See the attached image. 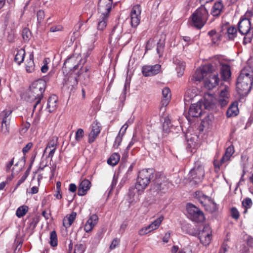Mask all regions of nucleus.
<instances>
[{"label":"nucleus","mask_w":253,"mask_h":253,"mask_svg":"<svg viewBox=\"0 0 253 253\" xmlns=\"http://www.w3.org/2000/svg\"><path fill=\"white\" fill-rule=\"evenodd\" d=\"M153 175V169H143L139 172L135 187L129 189L128 193L127 201L130 205L134 204L138 200V198L135 195L136 192L138 195H141L149 185Z\"/></svg>","instance_id":"nucleus-1"},{"label":"nucleus","mask_w":253,"mask_h":253,"mask_svg":"<svg viewBox=\"0 0 253 253\" xmlns=\"http://www.w3.org/2000/svg\"><path fill=\"white\" fill-rule=\"evenodd\" d=\"M46 83L43 80H38L34 82L27 91L25 97V100L29 102H35L33 105L34 111L38 108L40 111L42 106L41 104L43 98V93L45 91Z\"/></svg>","instance_id":"nucleus-2"},{"label":"nucleus","mask_w":253,"mask_h":253,"mask_svg":"<svg viewBox=\"0 0 253 253\" xmlns=\"http://www.w3.org/2000/svg\"><path fill=\"white\" fill-rule=\"evenodd\" d=\"M253 83V71L249 67L243 69L238 77L236 88L241 95H247L252 88Z\"/></svg>","instance_id":"nucleus-3"},{"label":"nucleus","mask_w":253,"mask_h":253,"mask_svg":"<svg viewBox=\"0 0 253 253\" xmlns=\"http://www.w3.org/2000/svg\"><path fill=\"white\" fill-rule=\"evenodd\" d=\"M208 15L206 8L201 6L198 8L190 17V24L198 29H201L205 24Z\"/></svg>","instance_id":"nucleus-4"},{"label":"nucleus","mask_w":253,"mask_h":253,"mask_svg":"<svg viewBox=\"0 0 253 253\" xmlns=\"http://www.w3.org/2000/svg\"><path fill=\"white\" fill-rule=\"evenodd\" d=\"M122 28L120 26L114 27L110 36V42H113L116 45L124 46L130 41V36L129 34H124L122 36Z\"/></svg>","instance_id":"nucleus-5"},{"label":"nucleus","mask_w":253,"mask_h":253,"mask_svg":"<svg viewBox=\"0 0 253 253\" xmlns=\"http://www.w3.org/2000/svg\"><path fill=\"white\" fill-rule=\"evenodd\" d=\"M211 64L216 69L217 73L220 69L221 77L223 81H228L229 80L231 72L229 65L223 63L218 59H215Z\"/></svg>","instance_id":"nucleus-6"},{"label":"nucleus","mask_w":253,"mask_h":253,"mask_svg":"<svg viewBox=\"0 0 253 253\" xmlns=\"http://www.w3.org/2000/svg\"><path fill=\"white\" fill-rule=\"evenodd\" d=\"M211 69L204 80V86L208 89L215 87L218 84L220 80L216 69L212 66Z\"/></svg>","instance_id":"nucleus-7"},{"label":"nucleus","mask_w":253,"mask_h":253,"mask_svg":"<svg viewBox=\"0 0 253 253\" xmlns=\"http://www.w3.org/2000/svg\"><path fill=\"white\" fill-rule=\"evenodd\" d=\"M189 175V178L196 182H200L202 180L205 175V170L201 162L195 163L194 167L190 171Z\"/></svg>","instance_id":"nucleus-8"},{"label":"nucleus","mask_w":253,"mask_h":253,"mask_svg":"<svg viewBox=\"0 0 253 253\" xmlns=\"http://www.w3.org/2000/svg\"><path fill=\"white\" fill-rule=\"evenodd\" d=\"M195 197L200 202L206 207V209L210 212H213L216 210V205L210 199L209 197L206 196L202 191L195 192Z\"/></svg>","instance_id":"nucleus-9"},{"label":"nucleus","mask_w":253,"mask_h":253,"mask_svg":"<svg viewBox=\"0 0 253 253\" xmlns=\"http://www.w3.org/2000/svg\"><path fill=\"white\" fill-rule=\"evenodd\" d=\"M186 209L192 220L196 222H202L204 220L205 217L203 212L193 204H187Z\"/></svg>","instance_id":"nucleus-10"},{"label":"nucleus","mask_w":253,"mask_h":253,"mask_svg":"<svg viewBox=\"0 0 253 253\" xmlns=\"http://www.w3.org/2000/svg\"><path fill=\"white\" fill-rule=\"evenodd\" d=\"M211 229L208 225L204 226L203 229L199 232V238L201 243L204 246H208L211 242L212 238Z\"/></svg>","instance_id":"nucleus-11"},{"label":"nucleus","mask_w":253,"mask_h":253,"mask_svg":"<svg viewBox=\"0 0 253 253\" xmlns=\"http://www.w3.org/2000/svg\"><path fill=\"white\" fill-rule=\"evenodd\" d=\"M212 65L208 64L198 68L195 71L193 78L196 81H201L206 79L209 72L212 70Z\"/></svg>","instance_id":"nucleus-12"},{"label":"nucleus","mask_w":253,"mask_h":253,"mask_svg":"<svg viewBox=\"0 0 253 253\" xmlns=\"http://www.w3.org/2000/svg\"><path fill=\"white\" fill-rule=\"evenodd\" d=\"M202 101L199 100L197 103H194L190 107L188 114L186 116L188 121H190L191 118L198 117L202 113Z\"/></svg>","instance_id":"nucleus-13"},{"label":"nucleus","mask_w":253,"mask_h":253,"mask_svg":"<svg viewBox=\"0 0 253 253\" xmlns=\"http://www.w3.org/2000/svg\"><path fill=\"white\" fill-rule=\"evenodd\" d=\"M141 11V8L139 5H135L132 7L130 14L131 25L132 27H136L139 25Z\"/></svg>","instance_id":"nucleus-14"},{"label":"nucleus","mask_w":253,"mask_h":253,"mask_svg":"<svg viewBox=\"0 0 253 253\" xmlns=\"http://www.w3.org/2000/svg\"><path fill=\"white\" fill-rule=\"evenodd\" d=\"M112 2L113 0H99L98 5L99 14L109 16Z\"/></svg>","instance_id":"nucleus-15"},{"label":"nucleus","mask_w":253,"mask_h":253,"mask_svg":"<svg viewBox=\"0 0 253 253\" xmlns=\"http://www.w3.org/2000/svg\"><path fill=\"white\" fill-rule=\"evenodd\" d=\"M234 153V148L233 146H229L226 150L224 155L222 156L220 161L217 160L214 161V166L215 168L219 169L220 166L230 160L233 154Z\"/></svg>","instance_id":"nucleus-16"},{"label":"nucleus","mask_w":253,"mask_h":253,"mask_svg":"<svg viewBox=\"0 0 253 253\" xmlns=\"http://www.w3.org/2000/svg\"><path fill=\"white\" fill-rule=\"evenodd\" d=\"M161 67V66L159 64H156L153 66H144L142 67V72L145 77L154 76L160 72Z\"/></svg>","instance_id":"nucleus-17"},{"label":"nucleus","mask_w":253,"mask_h":253,"mask_svg":"<svg viewBox=\"0 0 253 253\" xmlns=\"http://www.w3.org/2000/svg\"><path fill=\"white\" fill-rule=\"evenodd\" d=\"M162 100L161 102V110L164 109V112L165 111V107L169 104L171 97V94L170 89L166 87L162 90Z\"/></svg>","instance_id":"nucleus-18"},{"label":"nucleus","mask_w":253,"mask_h":253,"mask_svg":"<svg viewBox=\"0 0 253 253\" xmlns=\"http://www.w3.org/2000/svg\"><path fill=\"white\" fill-rule=\"evenodd\" d=\"M239 32L242 35H246L251 30L250 19L248 18H242L238 24Z\"/></svg>","instance_id":"nucleus-19"},{"label":"nucleus","mask_w":253,"mask_h":253,"mask_svg":"<svg viewBox=\"0 0 253 253\" xmlns=\"http://www.w3.org/2000/svg\"><path fill=\"white\" fill-rule=\"evenodd\" d=\"M79 62H82L80 55H78L76 57L73 56L66 59L64 65L65 67L70 69L73 68L74 70H76L79 67Z\"/></svg>","instance_id":"nucleus-20"},{"label":"nucleus","mask_w":253,"mask_h":253,"mask_svg":"<svg viewBox=\"0 0 253 253\" xmlns=\"http://www.w3.org/2000/svg\"><path fill=\"white\" fill-rule=\"evenodd\" d=\"M229 101V88L225 87L220 91L218 97V102L221 106H226Z\"/></svg>","instance_id":"nucleus-21"},{"label":"nucleus","mask_w":253,"mask_h":253,"mask_svg":"<svg viewBox=\"0 0 253 253\" xmlns=\"http://www.w3.org/2000/svg\"><path fill=\"white\" fill-rule=\"evenodd\" d=\"M98 218L96 214H92L86 221L84 226V230L86 232H90L94 226L97 224Z\"/></svg>","instance_id":"nucleus-22"},{"label":"nucleus","mask_w":253,"mask_h":253,"mask_svg":"<svg viewBox=\"0 0 253 253\" xmlns=\"http://www.w3.org/2000/svg\"><path fill=\"white\" fill-rule=\"evenodd\" d=\"M101 130L100 125L98 123H93L92 125L91 130L88 135V142H93L100 133Z\"/></svg>","instance_id":"nucleus-23"},{"label":"nucleus","mask_w":253,"mask_h":253,"mask_svg":"<svg viewBox=\"0 0 253 253\" xmlns=\"http://www.w3.org/2000/svg\"><path fill=\"white\" fill-rule=\"evenodd\" d=\"M91 182L88 179H84L80 183L78 194L79 196H84L85 195L87 191L90 188Z\"/></svg>","instance_id":"nucleus-24"},{"label":"nucleus","mask_w":253,"mask_h":253,"mask_svg":"<svg viewBox=\"0 0 253 253\" xmlns=\"http://www.w3.org/2000/svg\"><path fill=\"white\" fill-rule=\"evenodd\" d=\"M198 94V90L196 87H192L188 89L185 92L184 95V101L185 103L189 102L192 100L195 97H196Z\"/></svg>","instance_id":"nucleus-25"},{"label":"nucleus","mask_w":253,"mask_h":253,"mask_svg":"<svg viewBox=\"0 0 253 253\" xmlns=\"http://www.w3.org/2000/svg\"><path fill=\"white\" fill-rule=\"evenodd\" d=\"M173 63L176 65L175 70L177 72L178 77H181L183 73L185 68V63L180 60L177 58L173 59Z\"/></svg>","instance_id":"nucleus-26"},{"label":"nucleus","mask_w":253,"mask_h":253,"mask_svg":"<svg viewBox=\"0 0 253 253\" xmlns=\"http://www.w3.org/2000/svg\"><path fill=\"white\" fill-rule=\"evenodd\" d=\"M128 127V125L127 124H124L123 126L121 127L119 133L118 135L116 136L113 146L115 148H118L119 145L121 144L122 141L123 136L126 132V129Z\"/></svg>","instance_id":"nucleus-27"},{"label":"nucleus","mask_w":253,"mask_h":253,"mask_svg":"<svg viewBox=\"0 0 253 253\" xmlns=\"http://www.w3.org/2000/svg\"><path fill=\"white\" fill-rule=\"evenodd\" d=\"M77 216V213L75 212H72L71 213L67 214L63 220V225L66 228L70 227L74 222Z\"/></svg>","instance_id":"nucleus-28"},{"label":"nucleus","mask_w":253,"mask_h":253,"mask_svg":"<svg viewBox=\"0 0 253 253\" xmlns=\"http://www.w3.org/2000/svg\"><path fill=\"white\" fill-rule=\"evenodd\" d=\"M238 103L234 102L229 106L226 112V115L228 118L233 117L237 116L239 113Z\"/></svg>","instance_id":"nucleus-29"},{"label":"nucleus","mask_w":253,"mask_h":253,"mask_svg":"<svg viewBox=\"0 0 253 253\" xmlns=\"http://www.w3.org/2000/svg\"><path fill=\"white\" fill-rule=\"evenodd\" d=\"M25 67L28 73H32L35 70V64L34 62V54L31 52L29 55V58L26 60Z\"/></svg>","instance_id":"nucleus-30"},{"label":"nucleus","mask_w":253,"mask_h":253,"mask_svg":"<svg viewBox=\"0 0 253 253\" xmlns=\"http://www.w3.org/2000/svg\"><path fill=\"white\" fill-rule=\"evenodd\" d=\"M223 8L222 0H217L212 7L211 14L213 16L219 15Z\"/></svg>","instance_id":"nucleus-31"},{"label":"nucleus","mask_w":253,"mask_h":253,"mask_svg":"<svg viewBox=\"0 0 253 253\" xmlns=\"http://www.w3.org/2000/svg\"><path fill=\"white\" fill-rule=\"evenodd\" d=\"M12 110L6 109L0 113V121L1 123H10Z\"/></svg>","instance_id":"nucleus-32"},{"label":"nucleus","mask_w":253,"mask_h":253,"mask_svg":"<svg viewBox=\"0 0 253 253\" xmlns=\"http://www.w3.org/2000/svg\"><path fill=\"white\" fill-rule=\"evenodd\" d=\"M57 97L56 95L51 96L48 99L47 109L49 112L55 110L57 107Z\"/></svg>","instance_id":"nucleus-33"},{"label":"nucleus","mask_w":253,"mask_h":253,"mask_svg":"<svg viewBox=\"0 0 253 253\" xmlns=\"http://www.w3.org/2000/svg\"><path fill=\"white\" fill-rule=\"evenodd\" d=\"M109 16L99 15V18L98 20L97 29L98 30H104L107 26V22L108 21V17Z\"/></svg>","instance_id":"nucleus-34"},{"label":"nucleus","mask_w":253,"mask_h":253,"mask_svg":"<svg viewBox=\"0 0 253 253\" xmlns=\"http://www.w3.org/2000/svg\"><path fill=\"white\" fill-rule=\"evenodd\" d=\"M25 55V51L23 48H20L17 50L15 55V62L18 65H20L24 61Z\"/></svg>","instance_id":"nucleus-35"},{"label":"nucleus","mask_w":253,"mask_h":253,"mask_svg":"<svg viewBox=\"0 0 253 253\" xmlns=\"http://www.w3.org/2000/svg\"><path fill=\"white\" fill-rule=\"evenodd\" d=\"M198 144L195 141L194 137H191L187 140L186 149L191 153L195 152Z\"/></svg>","instance_id":"nucleus-36"},{"label":"nucleus","mask_w":253,"mask_h":253,"mask_svg":"<svg viewBox=\"0 0 253 253\" xmlns=\"http://www.w3.org/2000/svg\"><path fill=\"white\" fill-rule=\"evenodd\" d=\"M58 138L56 136H52L49 138L48 141L47 142V146L44 150L43 154H45L46 152L49 149L52 148H56V146L57 145Z\"/></svg>","instance_id":"nucleus-37"},{"label":"nucleus","mask_w":253,"mask_h":253,"mask_svg":"<svg viewBox=\"0 0 253 253\" xmlns=\"http://www.w3.org/2000/svg\"><path fill=\"white\" fill-rule=\"evenodd\" d=\"M163 220L164 216L163 215L160 216L158 218L152 222L151 224L148 225L149 228L152 231L158 229L161 224Z\"/></svg>","instance_id":"nucleus-38"},{"label":"nucleus","mask_w":253,"mask_h":253,"mask_svg":"<svg viewBox=\"0 0 253 253\" xmlns=\"http://www.w3.org/2000/svg\"><path fill=\"white\" fill-rule=\"evenodd\" d=\"M120 159V155L117 153H114L110 157L107 161L109 165L111 166L116 165L119 162Z\"/></svg>","instance_id":"nucleus-39"},{"label":"nucleus","mask_w":253,"mask_h":253,"mask_svg":"<svg viewBox=\"0 0 253 253\" xmlns=\"http://www.w3.org/2000/svg\"><path fill=\"white\" fill-rule=\"evenodd\" d=\"M29 208L26 205H23L19 207L16 210V215L19 217H22L24 216L28 212Z\"/></svg>","instance_id":"nucleus-40"},{"label":"nucleus","mask_w":253,"mask_h":253,"mask_svg":"<svg viewBox=\"0 0 253 253\" xmlns=\"http://www.w3.org/2000/svg\"><path fill=\"white\" fill-rule=\"evenodd\" d=\"M212 126V122L210 120V118L206 117L201 122L200 127H202L201 128L202 130L209 129L211 128Z\"/></svg>","instance_id":"nucleus-41"},{"label":"nucleus","mask_w":253,"mask_h":253,"mask_svg":"<svg viewBox=\"0 0 253 253\" xmlns=\"http://www.w3.org/2000/svg\"><path fill=\"white\" fill-rule=\"evenodd\" d=\"M237 30L234 27H230L227 29L226 35L229 40H233L237 36Z\"/></svg>","instance_id":"nucleus-42"},{"label":"nucleus","mask_w":253,"mask_h":253,"mask_svg":"<svg viewBox=\"0 0 253 253\" xmlns=\"http://www.w3.org/2000/svg\"><path fill=\"white\" fill-rule=\"evenodd\" d=\"M208 35L211 37L212 42L215 44H218L220 41V36L214 31L212 30L209 32Z\"/></svg>","instance_id":"nucleus-43"},{"label":"nucleus","mask_w":253,"mask_h":253,"mask_svg":"<svg viewBox=\"0 0 253 253\" xmlns=\"http://www.w3.org/2000/svg\"><path fill=\"white\" fill-rule=\"evenodd\" d=\"M58 240L57 236L55 231H52L50 234L49 244L52 247H56L57 245Z\"/></svg>","instance_id":"nucleus-44"},{"label":"nucleus","mask_w":253,"mask_h":253,"mask_svg":"<svg viewBox=\"0 0 253 253\" xmlns=\"http://www.w3.org/2000/svg\"><path fill=\"white\" fill-rule=\"evenodd\" d=\"M1 133L5 135H7L9 132V125L10 123H1Z\"/></svg>","instance_id":"nucleus-45"},{"label":"nucleus","mask_w":253,"mask_h":253,"mask_svg":"<svg viewBox=\"0 0 253 253\" xmlns=\"http://www.w3.org/2000/svg\"><path fill=\"white\" fill-rule=\"evenodd\" d=\"M85 250L84 245L82 244H77L75 246L74 253H84Z\"/></svg>","instance_id":"nucleus-46"},{"label":"nucleus","mask_w":253,"mask_h":253,"mask_svg":"<svg viewBox=\"0 0 253 253\" xmlns=\"http://www.w3.org/2000/svg\"><path fill=\"white\" fill-rule=\"evenodd\" d=\"M45 14L43 10H40L37 13V17L38 23L39 24H41L43 21L44 18Z\"/></svg>","instance_id":"nucleus-47"},{"label":"nucleus","mask_w":253,"mask_h":253,"mask_svg":"<svg viewBox=\"0 0 253 253\" xmlns=\"http://www.w3.org/2000/svg\"><path fill=\"white\" fill-rule=\"evenodd\" d=\"M242 204L246 209H249L252 207L253 203L251 199L247 198L243 201Z\"/></svg>","instance_id":"nucleus-48"},{"label":"nucleus","mask_w":253,"mask_h":253,"mask_svg":"<svg viewBox=\"0 0 253 253\" xmlns=\"http://www.w3.org/2000/svg\"><path fill=\"white\" fill-rule=\"evenodd\" d=\"M84 135V131L83 129H78L76 133V140L80 141L83 137Z\"/></svg>","instance_id":"nucleus-49"},{"label":"nucleus","mask_w":253,"mask_h":253,"mask_svg":"<svg viewBox=\"0 0 253 253\" xmlns=\"http://www.w3.org/2000/svg\"><path fill=\"white\" fill-rule=\"evenodd\" d=\"M151 231V230H150V229L149 228V226L148 225L142 228L140 230H139V234L142 236L147 234Z\"/></svg>","instance_id":"nucleus-50"},{"label":"nucleus","mask_w":253,"mask_h":253,"mask_svg":"<svg viewBox=\"0 0 253 253\" xmlns=\"http://www.w3.org/2000/svg\"><path fill=\"white\" fill-rule=\"evenodd\" d=\"M164 48V44L163 43H158L157 51V53L159 54V57H161L162 55Z\"/></svg>","instance_id":"nucleus-51"},{"label":"nucleus","mask_w":253,"mask_h":253,"mask_svg":"<svg viewBox=\"0 0 253 253\" xmlns=\"http://www.w3.org/2000/svg\"><path fill=\"white\" fill-rule=\"evenodd\" d=\"M119 243H120V240L119 239H118V238L114 239L112 241V242L110 246V250H112L115 249L119 245Z\"/></svg>","instance_id":"nucleus-52"},{"label":"nucleus","mask_w":253,"mask_h":253,"mask_svg":"<svg viewBox=\"0 0 253 253\" xmlns=\"http://www.w3.org/2000/svg\"><path fill=\"white\" fill-rule=\"evenodd\" d=\"M231 215L233 218L236 219H237L239 217V212L235 208H233L231 209Z\"/></svg>","instance_id":"nucleus-53"},{"label":"nucleus","mask_w":253,"mask_h":253,"mask_svg":"<svg viewBox=\"0 0 253 253\" xmlns=\"http://www.w3.org/2000/svg\"><path fill=\"white\" fill-rule=\"evenodd\" d=\"M170 124V121L169 119L167 118L165 119L164 124H163V127L164 129L166 131H169V125Z\"/></svg>","instance_id":"nucleus-54"},{"label":"nucleus","mask_w":253,"mask_h":253,"mask_svg":"<svg viewBox=\"0 0 253 253\" xmlns=\"http://www.w3.org/2000/svg\"><path fill=\"white\" fill-rule=\"evenodd\" d=\"M213 103H214L212 101L208 102L207 99L205 98L204 101L205 108L206 109H210V108L212 107V106L213 104Z\"/></svg>","instance_id":"nucleus-55"},{"label":"nucleus","mask_w":253,"mask_h":253,"mask_svg":"<svg viewBox=\"0 0 253 253\" xmlns=\"http://www.w3.org/2000/svg\"><path fill=\"white\" fill-rule=\"evenodd\" d=\"M33 144L32 142H29L22 149L23 153L25 154L29 151L33 147Z\"/></svg>","instance_id":"nucleus-56"},{"label":"nucleus","mask_w":253,"mask_h":253,"mask_svg":"<svg viewBox=\"0 0 253 253\" xmlns=\"http://www.w3.org/2000/svg\"><path fill=\"white\" fill-rule=\"evenodd\" d=\"M93 48H94V45L92 44L88 48L86 52L85 53H84V56L85 58H87L90 55V54H91V51Z\"/></svg>","instance_id":"nucleus-57"},{"label":"nucleus","mask_w":253,"mask_h":253,"mask_svg":"<svg viewBox=\"0 0 253 253\" xmlns=\"http://www.w3.org/2000/svg\"><path fill=\"white\" fill-rule=\"evenodd\" d=\"M97 32H95L94 33H93L92 35H90V37L89 38V39L90 40V42L91 43H93L95 42L96 40H97Z\"/></svg>","instance_id":"nucleus-58"},{"label":"nucleus","mask_w":253,"mask_h":253,"mask_svg":"<svg viewBox=\"0 0 253 253\" xmlns=\"http://www.w3.org/2000/svg\"><path fill=\"white\" fill-rule=\"evenodd\" d=\"M30 32L27 29H25L23 32V38L25 41H28L29 40V34Z\"/></svg>","instance_id":"nucleus-59"},{"label":"nucleus","mask_w":253,"mask_h":253,"mask_svg":"<svg viewBox=\"0 0 253 253\" xmlns=\"http://www.w3.org/2000/svg\"><path fill=\"white\" fill-rule=\"evenodd\" d=\"M62 27L60 26H52L50 29V31L51 32H55L57 31H60L62 30Z\"/></svg>","instance_id":"nucleus-60"},{"label":"nucleus","mask_w":253,"mask_h":253,"mask_svg":"<svg viewBox=\"0 0 253 253\" xmlns=\"http://www.w3.org/2000/svg\"><path fill=\"white\" fill-rule=\"evenodd\" d=\"M154 44V40H151V39L149 40L147 42V44L146 45V49L150 50L151 48V46H152V44Z\"/></svg>","instance_id":"nucleus-61"},{"label":"nucleus","mask_w":253,"mask_h":253,"mask_svg":"<svg viewBox=\"0 0 253 253\" xmlns=\"http://www.w3.org/2000/svg\"><path fill=\"white\" fill-rule=\"evenodd\" d=\"M229 249L227 245L223 244L221 247L219 253H226V251Z\"/></svg>","instance_id":"nucleus-62"},{"label":"nucleus","mask_w":253,"mask_h":253,"mask_svg":"<svg viewBox=\"0 0 253 253\" xmlns=\"http://www.w3.org/2000/svg\"><path fill=\"white\" fill-rule=\"evenodd\" d=\"M77 190V186L75 184L71 183L69 185V190L72 192H76Z\"/></svg>","instance_id":"nucleus-63"},{"label":"nucleus","mask_w":253,"mask_h":253,"mask_svg":"<svg viewBox=\"0 0 253 253\" xmlns=\"http://www.w3.org/2000/svg\"><path fill=\"white\" fill-rule=\"evenodd\" d=\"M178 253H192V251L190 249L186 248L181 250Z\"/></svg>","instance_id":"nucleus-64"}]
</instances>
